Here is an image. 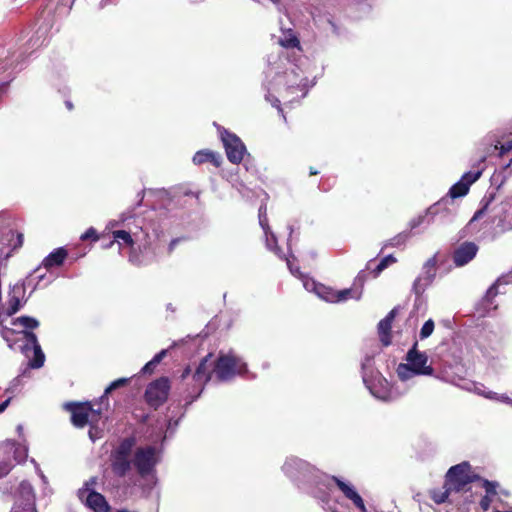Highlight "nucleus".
Returning a JSON list of instances; mask_svg holds the SVG:
<instances>
[{
    "label": "nucleus",
    "mask_w": 512,
    "mask_h": 512,
    "mask_svg": "<svg viewBox=\"0 0 512 512\" xmlns=\"http://www.w3.org/2000/svg\"><path fill=\"white\" fill-rule=\"evenodd\" d=\"M480 479L481 476L472 471L469 462L464 461L454 465L446 473L443 485L444 491L440 495H434L433 499L436 503H444L451 493L464 491L467 485Z\"/></svg>",
    "instance_id": "nucleus-1"
},
{
    "label": "nucleus",
    "mask_w": 512,
    "mask_h": 512,
    "mask_svg": "<svg viewBox=\"0 0 512 512\" xmlns=\"http://www.w3.org/2000/svg\"><path fill=\"white\" fill-rule=\"evenodd\" d=\"M423 275L418 277L413 284V290L417 295H421L427 286H429L435 276H436V268L423 266Z\"/></svg>",
    "instance_id": "nucleus-19"
},
{
    "label": "nucleus",
    "mask_w": 512,
    "mask_h": 512,
    "mask_svg": "<svg viewBox=\"0 0 512 512\" xmlns=\"http://www.w3.org/2000/svg\"><path fill=\"white\" fill-rule=\"evenodd\" d=\"M101 414H102V408L99 407V408L95 409L93 407V404L91 403V413H90V425L91 426L96 425L98 423V421L101 418Z\"/></svg>",
    "instance_id": "nucleus-42"
},
{
    "label": "nucleus",
    "mask_w": 512,
    "mask_h": 512,
    "mask_svg": "<svg viewBox=\"0 0 512 512\" xmlns=\"http://www.w3.org/2000/svg\"><path fill=\"white\" fill-rule=\"evenodd\" d=\"M85 505L93 512H111V506L101 493L91 490L85 499Z\"/></svg>",
    "instance_id": "nucleus-17"
},
{
    "label": "nucleus",
    "mask_w": 512,
    "mask_h": 512,
    "mask_svg": "<svg viewBox=\"0 0 512 512\" xmlns=\"http://www.w3.org/2000/svg\"><path fill=\"white\" fill-rule=\"evenodd\" d=\"M15 333H16V331L11 328H8V327L2 328L1 335L9 343L10 348H12V344L10 343L9 335L10 334L13 335Z\"/></svg>",
    "instance_id": "nucleus-45"
},
{
    "label": "nucleus",
    "mask_w": 512,
    "mask_h": 512,
    "mask_svg": "<svg viewBox=\"0 0 512 512\" xmlns=\"http://www.w3.org/2000/svg\"><path fill=\"white\" fill-rule=\"evenodd\" d=\"M10 401H11V398L9 397L5 401L0 403V413H2L8 407Z\"/></svg>",
    "instance_id": "nucleus-53"
},
{
    "label": "nucleus",
    "mask_w": 512,
    "mask_h": 512,
    "mask_svg": "<svg viewBox=\"0 0 512 512\" xmlns=\"http://www.w3.org/2000/svg\"><path fill=\"white\" fill-rule=\"evenodd\" d=\"M502 401L505 403H511V400L508 396H502Z\"/></svg>",
    "instance_id": "nucleus-57"
},
{
    "label": "nucleus",
    "mask_w": 512,
    "mask_h": 512,
    "mask_svg": "<svg viewBox=\"0 0 512 512\" xmlns=\"http://www.w3.org/2000/svg\"><path fill=\"white\" fill-rule=\"evenodd\" d=\"M501 283V279H498L490 288L487 290L483 302L484 305L488 308L492 307L493 299L498 295V286Z\"/></svg>",
    "instance_id": "nucleus-28"
},
{
    "label": "nucleus",
    "mask_w": 512,
    "mask_h": 512,
    "mask_svg": "<svg viewBox=\"0 0 512 512\" xmlns=\"http://www.w3.org/2000/svg\"><path fill=\"white\" fill-rule=\"evenodd\" d=\"M315 292L321 299L330 303H336L337 290L323 284H319L315 286Z\"/></svg>",
    "instance_id": "nucleus-21"
},
{
    "label": "nucleus",
    "mask_w": 512,
    "mask_h": 512,
    "mask_svg": "<svg viewBox=\"0 0 512 512\" xmlns=\"http://www.w3.org/2000/svg\"><path fill=\"white\" fill-rule=\"evenodd\" d=\"M280 44L285 48H296L299 47L300 41L295 35L289 34L280 40Z\"/></svg>",
    "instance_id": "nucleus-35"
},
{
    "label": "nucleus",
    "mask_w": 512,
    "mask_h": 512,
    "mask_svg": "<svg viewBox=\"0 0 512 512\" xmlns=\"http://www.w3.org/2000/svg\"><path fill=\"white\" fill-rule=\"evenodd\" d=\"M417 347L418 342L415 341L406 354L407 363L399 365L398 375L401 379H406L403 370L410 371L415 375H433L434 369L428 364V356L424 352H419Z\"/></svg>",
    "instance_id": "nucleus-4"
},
{
    "label": "nucleus",
    "mask_w": 512,
    "mask_h": 512,
    "mask_svg": "<svg viewBox=\"0 0 512 512\" xmlns=\"http://www.w3.org/2000/svg\"><path fill=\"white\" fill-rule=\"evenodd\" d=\"M501 283V279H498L490 288L487 290L483 302L484 305L488 308L492 307L493 299L498 295V286Z\"/></svg>",
    "instance_id": "nucleus-29"
},
{
    "label": "nucleus",
    "mask_w": 512,
    "mask_h": 512,
    "mask_svg": "<svg viewBox=\"0 0 512 512\" xmlns=\"http://www.w3.org/2000/svg\"><path fill=\"white\" fill-rule=\"evenodd\" d=\"M136 445L134 436L122 439L110 453V469L117 478H125L133 467L131 454Z\"/></svg>",
    "instance_id": "nucleus-2"
},
{
    "label": "nucleus",
    "mask_w": 512,
    "mask_h": 512,
    "mask_svg": "<svg viewBox=\"0 0 512 512\" xmlns=\"http://www.w3.org/2000/svg\"><path fill=\"white\" fill-rule=\"evenodd\" d=\"M22 334H23L24 338L26 339L27 344L31 345L32 348L36 347L37 345H40L38 342L37 336L34 332L24 330V331H22Z\"/></svg>",
    "instance_id": "nucleus-41"
},
{
    "label": "nucleus",
    "mask_w": 512,
    "mask_h": 512,
    "mask_svg": "<svg viewBox=\"0 0 512 512\" xmlns=\"http://www.w3.org/2000/svg\"><path fill=\"white\" fill-rule=\"evenodd\" d=\"M479 481H481L482 487L485 489L486 495H490L492 497L497 495V488L499 486L498 482L490 481L482 477Z\"/></svg>",
    "instance_id": "nucleus-33"
},
{
    "label": "nucleus",
    "mask_w": 512,
    "mask_h": 512,
    "mask_svg": "<svg viewBox=\"0 0 512 512\" xmlns=\"http://www.w3.org/2000/svg\"><path fill=\"white\" fill-rule=\"evenodd\" d=\"M15 446L10 443L0 444V478L5 477L14 466Z\"/></svg>",
    "instance_id": "nucleus-14"
},
{
    "label": "nucleus",
    "mask_w": 512,
    "mask_h": 512,
    "mask_svg": "<svg viewBox=\"0 0 512 512\" xmlns=\"http://www.w3.org/2000/svg\"><path fill=\"white\" fill-rule=\"evenodd\" d=\"M65 105L67 107L68 110H72L73 109V104L71 101H65Z\"/></svg>",
    "instance_id": "nucleus-56"
},
{
    "label": "nucleus",
    "mask_w": 512,
    "mask_h": 512,
    "mask_svg": "<svg viewBox=\"0 0 512 512\" xmlns=\"http://www.w3.org/2000/svg\"><path fill=\"white\" fill-rule=\"evenodd\" d=\"M170 390V379L166 376L159 377L147 385L144 400L150 408L157 410L168 400Z\"/></svg>",
    "instance_id": "nucleus-6"
},
{
    "label": "nucleus",
    "mask_w": 512,
    "mask_h": 512,
    "mask_svg": "<svg viewBox=\"0 0 512 512\" xmlns=\"http://www.w3.org/2000/svg\"><path fill=\"white\" fill-rule=\"evenodd\" d=\"M80 239L82 241H86V240H92L93 242H96L99 240V236L97 234V231L96 229H94L93 227H90L89 229H87L85 231V233H83L80 237Z\"/></svg>",
    "instance_id": "nucleus-40"
},
{
    "label": "nucleus",
    "mask_w": 512,
    "mask_h": 512,
    "mask_svg": "<svg viewBox=\"0 0 512 512\" xmlns=\"http://www.w3.org/2000/svg\"><path fill=\"white\" fill-rule=\"evenodd\" d=\"M11 509H16L20 512H38L34 489L28 481L20 483L16 500Z\"/></svg>",
    "instance_id": "nucleus-9"
},
{
    "label": "nucleus",
    "mask_w": 512,
    "mask_h": 512,
    "mask_svg": "<svg viewBox=\"0 0 512 512\" xmlns=\"http://www.w3.org/2000/svg\"><path fill=\"white\" fill-rule=\"evenodd\" d=\"M132 459L133 467L141 478H146L154 474L159 462L157 449L152 445L138 447Z\"/></svg>",
    "instance_id": "nucleus-5"
},
{
    "label": "nucleus",
    "mask_w": 512,
    "mask_h": 512,
    "mask_svg": "<svg viewBox=\"0 0 512 512\" xmlns=\"http://www.w3.org/2000/svg\"><path fill=\"white\" fill-rule=\"evenodd\" d=\"M129 382V379L127 378H119L113 382L110 383V385L105 389L104 394L100 397V404L106 402L108 405V394H110L113 390H116L120 387H123L127 385Z\"/></svg>",
    "instance_id": "nucleus-26"
},
{
    "label": "nucleus",
    "mask_w": 512,
    "mask_h": 512,
    "mask_svg": "<svg viewBox=\"0 0 512 512\" xmlns=\"http://www.w3.org/2000/svg\"><path fill=\"white\" fill-rule=\"evenodd\" d=\"M25 287L23 284H15L8 295L6 314L7 316H13L16 314L26 303V300L22 301L25 296Z\"/></svg>",
    "instance_id": "nucleus-13"
},
{
    "label": "nucleus",
    "mask_w": 512,
    "mask_h": 512,
    "mask_svg": "<svg viewBox=\"0 0 512 512\" xmlns=\"http://www.w3.org/2000/svg\"><path fill=\"white\" fill-rule=\"evenodd\" d=\"M33 350H34V357L30 361V366L32 368L37 369V368H40L43 366L44 361H45V355H44L40 345L33 347Z\"/></svg>",
    "instance_id": "nucleus-31"
},
{
    "label": "nucleus",
    "mask_w": 512,
    "mask_h": 512,
    "mask_svg": "<svg viewBox=\"0 0 512 512\" xmlns=\"http://www.w3.org/2000/svg\"><path fill=\"white\" fill-rule=\"evenodd\" d=\"M494 512H512L511 510H508V511H500V510H496Z\"/></svg>",
    "instance_id": "nucleus-58"
},
{
    "label": "nucleus",
    "mask_w": 512,
    "mask_h": 512,
    "mask_svg": "<svg viewBox=\"0 0 512 512\" xmlns=\"http://www.w3.org/2000/svg\"><path fill=\"white\" fill-rule=\"evenodd\" d=\"M9 234L11 235V237L8 238V245L11 247V251H15L21 248L24 243L23 233L11 230Z\"/></svg>",
    "instance_id": "nucleus-27"
},
{
    "label": "nucleus",
    "mask_w": 512,
    "mask_h": 512,
    "mask_svg": "<svg viewBox=\"0 0 512 512\" xmlns=\"http://www.w3.org/2000/svg\"><path fill=\"white\" fill-rule=\"evenodd\" d=\"M168 350L163 349L158 352L149 362H147L142 368V373L151 374L154 372L156 366L163 360V358L167 355Z\"/></svg>",
    "instance_id": "nucleus-23"
},
{
    "label": "nucleus",
    "mask_w": 512,
    "mask_h": 512,
    "mask_svg": "<svg viewBox=\"0 0 512 512\" xmlns=\"http://www.w3.org/2000/svg\"><path fill=\"white\" fill-rule=\"evenodd\" d=\"M336 181V177L322 179L319 184V189L323 192H327L336 184Z\"/></svg>",
    "instance_id": "nucleus-39"
},
{
    "label": "nucleus",
    "mask_w": 512,
    "mask_h": 512,
    "mask_svg": "<svg viewBox=\"0 0 512 512\" xmlns=\"http://www.w3.org/2000/svg\"><path fill=\"white\" fill-rule=\"evenodd\" d=\"M213 354L209 353L205 357H203L198 364L195 372L193 373V381L195 389L197 390L196 395L193 397V399H196L200 396L202 391L204 390L205 385L212 379V376L214 375L213 371Z\"/></svg>",
    "instance_id": "nucleus-8"
},
{
    "label": "nucleus",
    "mask_w": 512,
    "mask_h": 512,
    "mask_svg": "<svg viewBox=\"0 0 512 512\" xmlns=\"http://www.w3.org/2000/svg\"><path fill=\"white\" fill-rule=\"evenodd\" d=\"M67 255L68 253L65 248H57L54 251H52L47 257L44 258L43 266L47 270L51 269L52 267L61 266L64 263Z\"/></svg>",
    "instance_id": "nucleus-20"
},
{
    "label": "nucleus",
    "mask_w": 512,
    "mask_h": 512,
    "mask_svg": "<svg viewBox=\"0 0 512 512\" xmlns=\"http://www.w3.org/2000/svg\"><path fill=\"white\" fill-rule=\"evenodd\" d=\"M319 174V171L316 170L314 167H310L309 168V175L310 176H315V175H318Z\"/></svg>",
    "instance_id": "nucleus-55"
},
{
    "label": "nucleus",
    "mask_w": 512,
    "mask_h": 512,
    "mask_svg": "<svg viewBox=\"0 0 512 512\" xmlns=\"http://www.w3.org/2000/svg\"><path fill=\"white\" fill-rule=\"evenodd\" d=\"M434 326V321L432 319L427 320L420 330V338L425 339L429 337L433 333Z\"/></svg>",
    "instance_id": "nucleus-37"
},
{
    "label": "nucleus",
    "mask_w": 512,
    "mask_h": 512,
    "mask_svg": "<svg viewBox=\"0 0 512 512\" xmlns=\"http://www.w3.org/2000/svg\"><path fill=\"white\" fill-rule=\"evenodd\" d=\"M221 140L228 160L233 164H240L246 152V147L242 140L236 134L226 129L221 132Z\"/></svg>",
    "instance_id": "nucleus-7"
},
{
    "label": "nucleus",
    "mask_w": 512,
    "mask_h": 512,
    "mask_svg": "<svg viewBox=\"0 0 512 512\" xmlns=\"http://www.w3.org/2000/svg\"><path fill=\"white\" fill-rule=\"evenodd\" d=\"M499 149H500V153H499L500 155H503L506 152H509L510 150H512V140L506 144H501Z\"/></svg>",
    "instance_id": "nucleus-49"
},
{
    "label": "nucleus",
    "mask_w": 512,
    "mask_h": 512,
    "mask_svg": "<svg viewBox=\"0 0 512 512\" xmlns=\"http://www.w3.org/2000/svg\"><path fill=\"white\" fill-rule=\"evenodd\" d=\"M181 241V238H175V239H172L168 245V254H171L175 247L177 246V244Z\"/></svg>",
    "instance_id": "nucleus-50"
},
{
    "label": "nucleus",
    "mask_w": 512,
    "mask_h": 512,
    "mask_svg": "<svg viewBox=\"0 0 512 512\" xmlns=\"http://www.w3.org/2000/svg\"><path fill=\"white\" fill-rule=\"evenodd\" d=\"M366 279V272L363 270L360 271L354 279L352 287L337 291L336 303L344 302L348 299L359 300L362 296Z\"/></svg>",
    "instance_id": "nucleus-11"
},
{
    "label": "nucleus",
    "mask_w": 512,
    "mask_h": 512,
    "mask_svg": "<svg viewBox=\"0 0 512 512\" xmlns=\"http://www.w3.org/2000/svg\"><path fill=\"white\" fill-rule=\"evenodd\" d=\"M273 3H278L279 0H271Z\"/></svg>",
    "instance_id": "nucleus-59"
},
{
    "label": "nucleus",
    "mask_w": 512,
    "mask_h": 512,
    "mask_svg": "<svg viewBox=\"0 0 512 512\" xmlns=\"http://www.w3.org/2000/svg\"><path fill=\"white\" fill-rule=\"evenodd\" d=\"M64 409L71 414V423L76 428H84L90 425L91 402H67Z\"/></svg>",
    "instance_id": "nucleus-10"
},
{
    "label": "nucleus",
    "mask_w": 512,
    "mask_h": 512,
    "mask_svg": "<svg viewBox=\"0 0 512 512\" xmlns=\"http://www.w3.org/2000/svg\"><path fill=\"white\" fill-rule=\"evenodd\" d=\"M193 163L195 165H202L204 163H211L216 168H219L222 164V156L214 151H211L209 149H203L197 151L193 156Z\"/></svg>",
    "instance_id": "nucleus-18"
},
{
    "label": "nucleus",
    "mask_w": 512,
    "mask_h": 512,
    "mask_svg": "<svg viewBox=\"0 0 512 512\" xmlns=\"http://www.w3.org/2000/svg\"><path fill=\"white\" fill-rule=\"evenodd\" d=\"M384 269V266L379 262L378 265L372 271L374 277H377Z\"/></svg>",
    "instance_id": "nucleus-52"
},
{
    "label": "nucleus",
    "mask_w": 512,
    "mask_h": 512,
    "mask_svg": "<svg viewBox=\"0 0 512 512\" xmlns=\"http://www.w3.org/2000/svg\"><path fill=\"white\" fill-rule=\"evenodd\" d=\"M425 266L427 267H433V268H436V265H437V257L436 255L432 256L431 258H429L425 264Z\"/></svg>",
    "instance_id": "nucleus-51"
},
{
    "label": "nucleus",
    "mask_w": 512,
    "mask_h": 512,
    "mask_svg": "<svg viewBox=\"0 0 512 512\" xmlns=\"http://www.w3.org/2000/svg\"><path fill=\"white\" fill-rule=\"evenodd\" d=\"M448 201H449V199L442 198L440 201H438L437 203L432 205L428 209L427 213H429V214H436L439 211L440 207L446 205Z\"/></svg>",
    "instance_id": "nucleus-44"
},
{
    "label": "nucleus",
    "mask_w": 512,
    "mask_h": 512,
    "mask_svg": "<svg viewBox=\"0 0 512 512\" xmlns=\"http://www.w3.org/2000/svg\"><path fill=\"white\" fill-rule=\"evenodd\" d=\"M424 219H425V216H423V215H420V216L412 219L409 223L410 229L412 230V229L418 227L419 225H421L424 222Z\"/></svg>",
    "instance_id": "nucleus-47"
},
{
    "label": "nucleus",
    "mask_w": 512,
    "mask_h": 512,
    "mask_svg": "<svg viewBox=\"0 0 512 512\" xmlns=\"http://www.w3.org/2000/svg\"><path fill=\"white\" fill-rule=\"evenodd\" d=\"M488 206H489V202H487L481 209L477 210L475 212V214L473 215L471 221L480 219L487 211Z\"/></svg>",
    "instance_id": "nucleus-46"
},
{
    "label": "nucleus",
    "mask_w": 512,
    "mask_h": 512,
    "mask_svg": "<svg viewBox=\"0 0 512 512\" xmlns=\"http://www.w3.org/2000/svg\"><path fill=\"white\" fill-rule=\"evenodd\" d=\"M469 188L470 187L465 182L459 180L449 189L448 196L450 199L463 197L469 192Z\"/></svg>",
    "instance_id": "nucleus-25"
},
{
    "label": "nucleus",
    "mask_w": 512,
    "mask_h": 512,
    "mask_svg": "<svg viewBox=\"0 0 512 512\" xmlns=\"http://www.w3.org/2000/svg\"><path fill=\"white\" fill-rule=\"evenodd\" d=\"M482 175V170L468 171L461 177V181L465 182L469 187L475 183Z\"/></svg>",
    "instance_id": "nucleus-34"
},
{
    "label": "nucleus",
    "mask_w": 512,
    "mask_h": 512,
    "mask_svg": "<svg viewBox=\"0 0 512 512\" xmlns=\"http://www.w3.org/2000/svg\"><path fill=\"white\" fill-rule=\"evenodd\" d=\"M332 481L336 484L338 489L343 493V495L352 501L354 506L360 510V512H367L366 506L362 497L355 491V489L342 481L340 478L336 476H332Z\"/></svg>",
    "instance_id": "nucleus-16"
},
{
    "label": "nucleus",
    "mask_w": 512,
    "mask_h": 512,
    "mask_svg": "<svg viewBox=\"0 0 512 512\" xmlns=\"http://www.w3.org/2000/svg\"><path fill=\"white\" fill-rule=\"evenodd\" d=\"M398 308H393L385 318L378 323L379 339L383 346L387 347L392 342V323L397 315Z\"/></svg>",
    "instance_id": "nucleus-15"
},
{
    "label": "nucleus",
    "mask_w": 512,
    "mask_h": 512,
    "mask_svg": "<svg viewBox=\"0 0 512 512\" xmlns=\"http://www.w3.org/2000/svg\"><path fill=\"white\" fill-rule=\"evenodd\" d=\"M12 325H21L25 329L33 330L39 327V321L31 316H20L12 320Z\"/></svg>",
    "instance_id": "nucleus-24"
},
{
    "label": "nucleus",
    "mask_w": 512,
    "mask_h": 512,
    "mask_svg": "<svg viewBox=\"0 0 512 512\" xmlns=\"http://www.w3.org/2000/svg\"><path fill=\"white\" fill-rule=\"evenodd\" d=\"M113 240L109 243L107 247H111L115 241H122L125 245L129 247H133L134 240L131 236V234L128 231L125 230H115L112 232Z\"/></svg>",
    "instance_id": "nucleus-22"
},
{
    "label": "nucleus",
    "mask_w": 512,
    "mask_h": 512,
    "mask_svg": "<svg viewBox=\"0 0 512 512\" xmlns=\"http://www.w3.org/2000/svg\"><path fill=\"white\" fill-rule=\"evenodd\" d=\"M266 236V243L269 249L273 250L276 254L281 252L280 247L277 245V239L273 232L269 230Z\"/></svg>",
    "instance_id": "nucleus-36"
},
{
    "label": "nucleus",
    "mask_w": 512,
    "mask_h": 512,
    "mask_svg": "<svg viewBox=\"0 0 512 512\" xmlns=\"http://www.w3.org/2000/svg\"><path fill=\"white\" fill-rule=\"evenodd\" d=\"M493 501V497L490 495H484L479 502V505L483 511L489 510L491 503Z\"/></svg>",
    "instance_id": "nucleus-43"
},
{
    "label": "nucleus",
    "mask_w": 512,
    "mask_h": 512,
    "mask_svg": "<svg viewBox=\"0 0 512 512\" xmlns=\"http://www.w3.org/2000/svg\"><path fill=\"white\" fill-rule=\"evenodd\" d=\"M396 258L393 255L385 256L383 259H381L380 263L384 266V268H387L389 264L395 263Z\"/></svg>",
    "instance_id": "nucleus-48"
},
{
    "label": "nucleus",
    "mask_w": 512,
    "mask_h": 512,
    "mask_svg": "<svg viewBox=\"0 0 512 512\" xmlns=\"http://www.w3.org/2000/svg\"><path fill=\"white\" fill-rule=\"evenodd\" d=\"M97 484V477L93 476L89 480H87L84 484V487L79 490L78 495L82 500L85 492H90L93 490L92 488Z\"/></svg>",
    "instance_id": "nucleus-38"
},
{
    "label": "nucleus",
    "mask_w": 512,
    "mask_h": 512,
    "mask_svg": "<svg viewBox=\"0 0 512 512\" xmlns=\"http://www.w3.org/2000/svg\"><path fill=\"white\" fill-rule=\"evenodd\" d=\"M479 247L471 241L461 243L453 252L452 259L457 267H462L472 261Z\"/></svg>",
    "instance_id": "nucleus-12"
},
{
    "label": "nucleus",
    "mask_w": 512,
    "mask_h": 512,
    "mask_svg": "<svg viewBox=\"0 0 512 512\" xmlns=\"http://www.w3.org/2000/svg\"><path fill=\"white\" fill-rule=\"evenodd\" d=\"M408 238H409V233L401 232V233L397 234L396 236H394L393 238L389 239L386 242L385 247H388V246L399 247L401 245H404Z\"/></svg>",
    "instance_id": "nucleus-32"
},
{
    "label": "nucleus",
    "mask_w": 512,
    "mask_h": 512,
    "mask_svg": "<svg viewBox=\"0 0 512 512\" xmlns=\"http://www.w3.org/2000/svg\"><path fill=\"white\" fill-rule=\"evenodd\" d=\"M190 373H191V369H190V367H189V366H187V367L183 370V372H182V374H181V379H182V380L186 379V378L190 375Z\"/></svg>",
    "instance_id": "nucleus-54"
},
{
    "label": "nucleus",
    "mask_w": 512,
    "mask_h": 512,
    "mask_svg": "<svg viewBox=\"0 0 512 512\" xmlns=\"http://www.w3.org/2000/svg\"><path fill=\"white\" fill-rule=\"evenodd\" d=\"M258 218H259V224H260L261 228L263 229L265 235H267L270 230V226H269V221H268V216H267V206L265 204H262L259 207Z\"/></svg>",
    "instance_id": "nucleus-30"
},
{
    "label": "nucleus",
    "mask_w": 512,
    "mask_h": 512,
    "mask_svg": "<svg viewBox=\"0 0 512 512\" xmlns=\"http://www.w3.org/2000/svg\"><path fill=\"white\" fill-rule=\"evenodd\" d=\"M213 371L219 382H226L233 379L236 375H242L247 372V365L240 357L233 353H220L213 361Z\"/></svg>",
    "instance_id": "nucleus-3"
}]
</instances>
